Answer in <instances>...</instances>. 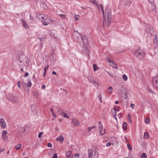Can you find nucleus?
I'll list each match as a JSON object with an SVG mask.
<instances>
[{
	"label": "nucleus",
	"instance_id": "f257e3e1",
	"mask_svg": "<svg viewBox=\"0 0 158 158\" xmlns=\"http://www.w3.org/2000/svg\"><path fill=\"white\" fill-rule=\"evenodd\" d=\"M100 6L101 8L103 16V26H104L105 24L107 26L109 27L110 25L112 18L111 11L109 8H106L105 9L104 12L103 5L102 4H100Z\"/></svg>",
	"mask_w": 158,
	"mask_h": 158
},
{
	"label": "nucleus",
	"instance_id": "f03ea898",
	"mask_svg": "<svg viewBox=\"0 0 158 158\" xmlns=\"http://www.w3.org/2000/svg\"><path fill=\"white\" fill-rule=\"evenodd\" d=\"M98 148L96 147L89 149L88 150V158H98Z\"/></svg>",
	"mask_w": 158,
	"mask_h": 158
},
{
	"label": "nucleus",
	"instance_id": "7ed1b4c3",
	"mask_svg": "<svg viewBox=\"0 0 158 158\" xmlns=\"http://www.w3.org/2000/svg\"><path fill=\"white\" fill-rule=\"evenodd\" d=\"M19 63H23V65H26V66L29 65V60L28 58L24 55H21L18 60Z\"/></svg>",
	"mask_w": 158,
	"mask_h": 158
},
{
	"label": "nucleus",
	"instance_id": "20e7f679",
	"mask_svg": "<svg viewBox=\"0 0 158 158\" xmlns=\"http://www.w3.org/2000/svg\"><path fill=\"white\" fill-rule=\"evenodd\" d=\"M134 54L136 57H138L140 59L143 58L144 56V52H142L140 49H139L135 51Z\"/></svg>",
	"mask_w": 158,
	"mask_h": 158
},
{
	"label": "nucleus",
	"instance_id": "39448f33",
	"mask_svg": "<svg viewBox=\"0 0 158 158\" xmlns=\"http://www.w3.org/2000/svg\"><path fill=\"white\" fill-rule=\"evenodd\" d=\"M152 87L156 90H158V77H155L153 78Z\"/></svg>",
	"mask_w": 158,
	"mask_h": 158
},
{
	"label": "nucleus",
	"instance_id": "423d86ee",
	"mask_svg": "<svg viewBox=\"0 0 158 158\" xmlns=\"http://www.w3.org/2000/svg\"><path fill=\"white\" fill-rule=\"evenodd\" d=\"M9 100L11 102L17 103L19 102L18 98L17 96H15L13 95H10L9 97Z\"/></svg>",
	"mask_w": 158,
	"mask_h": 158
},
{
	"label": "nucleus",
	"instance_id": "0eeeda50",
	"mask_svg": "<svg viewBox=\"0 0 158 158\" xmlns=\"http://www.w3.org/2000/svg\"><path fill=\"white\" fill-rule=\"evenodd\" d=\"M98 128L99 129H100V134L101 135H102L105 134V131L104 130L102 132V128H103V126L102 125L100 121H99L98 123Z\"/></svg>",
	"mask_w": 158,
	"mask_h": 158
},
{
	"label": "nucleus",
	"instance_id": "6e6552de",
	"mask_svg": "<svg viewBox=\"0 0 158 158\" xmlns=\"http://www.w3.org/2000/svg\"><path fill=\"white\" fill-rule=\"evenodd\" d=\"M88 80L89 82L91 83L94 85H97V86L98 85V82H97L95 81V80H94V79L91 77H89L88 78Z\"/></svg>",
	"mask_w": 158,
	"mask_h": 158
},
{
	"label": "nucleus",
	"instance_id": "1a4fd4ad",
	"mask_svg": "<svg viewBox=\"0 0 158 158\" xmlns=\"http://www.w3.org/2000/svg\"><path fill=\"white\" fill-rule=\"evenodd\" d=\"M0 123L1 127L2 128H4L6 127V124L4 120L1 118L0 120Z\"/></svg>",
	"mask_w": 158,
	"mask_h": 158
},
{
	"label": "nucleus",
	"instance_id": "9d476101",
	"mask_svg": "<svg viewBox=\"0 0 158 158\" xmlns=\"http://www.w3.org/2000/svg\"><path fill=\"white\" fill-rule=\"evenodd\" d=\"M72 123L73 124L74 126L77 127L79 126L80 124L79 122L77 119L76 118H74L72 120Z\"/></svg>",
	"mask_w": 158,
	"mask_h": 158
},
{
	"label": "nucleus",
	"instance_id": "9b49d317",
	"mask_svg": "<svg viewBox=\"0 0 158 158\" xmlns=\"http://www.w3.org/2000/svg\"><path fill=\"white\" fill-rule=\"evenodd\" d=\"M81 38L82 39L84 45L87 44L88 43V40L87 37L85 36H83L82 37H81Z\"/></svg>",
	"mask_w": 158,
	"mask_h": 158
},
{
	"label": "nucleus",
	"instance_id": "f8f14e48",
	"mask_svg": "<svg viewBox=\"0 0 158 158\" xmlns=\"http://www.w3.org/2000/svg\"><path fill=\"white\" fill-rule=\"evenodd\" d=\"M153 43L154 44L158 45V40L157 35L156 34H155L153 39Z\"/></svg>",
	"mask_w": 158,
	"mask_h": 158
},
{
	"label": "nucleus",
	"instance_id": "ddd939ff",
	"mask_svg": "<svg viewBox=\"0 0 158 158\" xmlns=\"http://www.w3.org/2000/svg\"><path fill=\"white\" fill-rule=\"evenodd\" d=\"M89 1L95 4L96 6H97L98 8V10H99V8L98 4L96 0H89Z\"/></svg>",
	"mask_w": 158,
	"mask_h": 158
},
{
	"label": "nucleus",
	"instance_id": "4468645a",
	"mask_svg": "<svg viewBox=\"0 0 158 158\" xmlns=\"http://www.w3.org/2000/svg\"><path fill=\"white\" fill-rule=\"evenodd\" d=\"M110 65L111 66L115 69H117L118 68V66L117 64H116L114 63L113 62H112L110 63Z\"/></svg>",
	"mask_w": 158,
	"mask_h": 158
},
{
	"label": "nucleus",
	"instance_id": "2eb2a0df",
	"mask_svg": "<svg viewBox=\"0 0 158 158\" xmlns=\"http://www.w3.org/2000/svg\"><path fill=\"white\" fill-rule=\"evenodd\" d=\"M45 21L49 23H50L52 22V20L50 17L48 15H47V18L45 19Z\"/></svg>",
	"mask_w": 158,
	"mask_h": 158
},
{
	"label": "nucleus",
	"instance_id": "dca6fc26",
	"mask_svg": "<svg viewBox=\"0 0 158 158\" xmlns=\"http://www.w3.org/2000/svg\"><path fill=\"white\" fill-rule=\"evenodd\" d=\"M66 155L67 158L70 156H73L71 153V151L69 150L66 152Z\"/></svg>",
	"mask_w": 158,
	"mask_h": 158
},
{
	"label": "nucleus",
	"instance_id": "f3484780",
	"mask_svg": "<svg viewBox=\"0 0 158 158\" xmlns=\"http://www.w3.org/2000/svg\"><path fill=\"white\" fill-rule=\"evenodd\" d=\"M113 90V88L111 86L109 87L107 89V93L109 94L111 93Z\"/></svg>",
	"mask_w": 158,
	"mask_h": 158
},
{
	"label": "nucleus",
	"instance_id": "a211bd4d",
	"mask_svg": "<svg viewBox=\"0 0 158 158\" xmlns=\"http://www.w3.org/2000/svg\"><path fill=\"white\" fill-rule=\"evenodd\" d=\"M96 127L95 126H93L92 127H88L87 128L88 132H89L92 129L95 128Z\"/></svg>",
	"mask_w": 158,
	"mask_h": 158
},
{
	"label": "nucleus",
	"instance_id": "6ab92c4d",
	"mask_svg": "<svg viewBox=\"0 0 158 158\" xmlns=\"http://www.w3.org/2000/svg\"><path fill=\"white\" fill-rule=\"evenodd\" d=\"M43 16L40 20L44 22V21H45V19H46V18H47V15L45 14H43Z\"/></svg>",
	"mask_w": 158,
	"mask_h": 158
},
{
	"label": "nucleus",
	"instance_id": "aec40b11",
	"mask_svg": "<svg viewBox=\"0 0 158 158\" xmlns=\"http://www.w3.org/2000/svg\"><path fill=\"white\" fill-rule=\"evenodd\" d=\"M27 81L28 82L27 84V86L29 87H30L31 86V83L30 79V78L28 79Z\"/></svg>",
	"mask_w": 158,
	"mask_h": 158
},
{
	"label": "nucleus",
	"instance_id": "412c9836",
	"mask_svg": "<svg viewBox=\"0 0 158 158\" xmlns=\"http://www.w3.org/2000/svg\"><path fill=\"white\" fill-rule=\"evenodd\" d=\"M123 129L125 130L127 129V123L126 122H124L123 123Z\"/></svg>",
	"mask_w": 158,
	"mask_h": 158
},
{
	"label": "nucleus",
	"instance_id": "4be33fe9",
	"mask_svg": "<svg viewBox=\"0 0 158 158\" xmlns=\"http://www.w3.org/2000/svg\"><path fill=\"white\" fill-rule=\"evenodd\" d=\"M22 147V145L21 144H18L16 145L15 146V149L17 150L20 149Z\"/></svg>",
	"mask_w": 158,
	"mask_h": 158
},
{
	"label": "nucleus",
	"instance_id": "5701e85b",
	"mask_svg": "<svg viewBox=\"0 0 158 158\" xmlns=\"http://www.w3.org/2000/svg\"><path fill=\"white\" fill-rule=\"evenodd\" d=\"M43 15V14L37 15H36L37 18L40 20H41Z\"/></svg>",
	"mask_w": 158,
	"mask_h": 158
},
{
	"label": "nucleus",
	"instance_id": "b1692460",
	"mask_svg": "<svg viewBox=\"0 0 158 158\" xmlns=\"http://www.w3.org/2000/svg\"><path fill=\"white\" fill-rule=\"evenodd\" d=\"M59 139L60 141V142L61 143H62V142L64 141V138L63 136L62 135H60V136Z\"/></svg>",
	"mask_w": 158,
	"mask_h": 158
},
{
	"label": "nucleus",
	"instance_id": "393cba45",
	"mask_svg": "<svg viewBox=\"0 0 158 158\" xmlns=\"http://www.w3.org/2000/svg\"><path fill=\"white\" fill-rule=\"evenodd\" d=\"M147 90L148 92H149L150 93H153V91L151 89L149 88L148 87L147 88Z\"/></svg>",
	"mask_w": 158,
	"mask_h": 158
},
{
	"label": "nucleus",
	"instance_id": "a878e982",
	"mask_svg": "<svg viewBox=\"0 0 158 158\" xmlns=\"http://www.w3.org/2000/svg\"><path fill=\"white\" fill-rule=\"evenodd\" d=\"M141 158H147L146 154L145 153H143L141 155Z\"/></svg>",
	"mask_w": 158,
	"mask_h": 158
},
{
	"label": "nucleus",
	"instance_id": "bb28decb",
	"mask_svg": "<svg viewBox=\"0 0 158 158\" xmlns=\"http://www.w3.org/2000/svg\"><path fill=\"white\" fill-rule=\"evenodd\" d=\"M93 67L94 69V71L97 70L98 69V68L97 67V64H94L93 65Z\"/></svg>",
	"mask_w": 158,
	"mask_h": 158
},
{
	"label": "nucleus",
	"instance_id": "cd10ccee",
	"mask_svg": "<svg viewBox=\"0 0 158 158\" xmlns=\"http://www.w3.org/2000/svg\"><path fill=\"white\" fill-rule=\"evenodd\" d=\"M122 78L123 80L125 81H126L127 79V76L125 74H123L122 76Z\"/></svg>",
	"mask_w": 158,
	"mask_h": 158
},
{
	"label": "nucleus",
	"instance_id": "c85d7f7f",
	"mask_svg": "<svg viewBox=\"0 0 158 158\" xmlns=\"http://www.w3.org/2000/svg\"><path fill=\"white\" fill-rule=\"evenodd\" d=\"M148 132H145L144 133V136L146 139L148 138Z\"/></svg>",
	"mask_w": 158,
	"mask_h": 158
},
{
	"label": "nucleus",
	"instance_id": "c756f323",
	"mask_svg": "<svg viewBox=\"0 0 158 158\" xmlns=\"http://www.w3.org/2000/svg\"><path fill=\"white\" fill-rule=\"evenodd\" d=\"M112 113L113 114V117L114 118H115L116 120H117V118H116V113L115 112H113L112 111Z\"/></svg>",
	"mask_w": 158,
	"mask_h": 158
},
{
	"label": "nucleus",
	"instance_id": "7c9ffc66",
	"mask_svg": "<svg viewBox=\"0 0 158 158\" xmlns=\"http://www.w3.org/2000/svg\"><path fill=\"white\" fill-rule=\"evenodd\" d=\"M145 122L146 124H148L150 122V119L148 118H146L145 120Z\"/></svg>",
	"mask_w": 158,
	"mask_h": 158
},
{
	"label": "nucleus",
	"instance_id": "2f4dec72",
	"mask_svg": "<svg viewBox=\"0 0 158 158\" xmlns=\"http://www.w3.org/2000/svg\"><path fill=\"white\" fill-rule=\"evenodd\" d=\"M64 117H65L66 118H69V116L67 115V114L64 113H63L62 114V115Z\"/></svg>",
	"mask_w": 158,
	"mask_h": 158
},
{
	"label": "nucleus",
	"instance_id": "473e14b6",
	"mask_svg": "<svg viewBox=\"0 0 158 158\" xmlns=\"http://www.w3.org/2000/svg\"><path fill=\"white\" fill-rule=\"evenodd\" d=\"M74 17L75 18V21H77L78 20V19L80 17V16L78 15H75L74 16Z\"/></svg>",
	"mask_w": 158,
	"mask_h": 158
},
{
	"label": "nucleus",
	"instance_id": "72a5a7b5",
	"mask_svg": "<svg viewBox=\"0 0 158 158\" xmlns=\"http://www.w3.org/2000/svg\"><path fill=\"white\" fill-rule=\"evenodd\" d=\"M58 113L60 115H62L63 113V111H62V110L61 109H59L58 110Z\"/></svg>",
	"mask_w": 158,
	"mask_h": 158
},
{
	"label": "nucleus",
	"instance_id": "f704fd0d",
	"mask_svg": "<svg viewBox=\"0 0 158 158\" xmlns=\"http://www.w3.org/2000/svg\"><path fill=\"white\" fill-rule=\"evenodd\" d=\"M2 137L4 140L7 139V136L6 135L2 134Z\"/></svg>",
	"mask_w": 158,
	"mask_h": 158
},
{
	"label": "nucleus",
	"instance_id": "c9c22d12",
	"mask_svg": "<svg viewBox=\"0 0 158 158\" xmlns=\"http://www.w3.org/2000/svg\"><path fill=\"white\" fill-rule=\"evenodd\" d=\"M127 147H128L129 150H130V151H131L132 150V147L131 146V145L130 144V143H127Z\"/></svg>",
	"mask_w": 158,
	"mask_h": 158
},
{
	"label": "nucleus",
	"instance_id": "e433bc0d",
	"mask_svg": "<svg viewBox=\"0 0 158 158\" xmlns=\"http://www.w3.org/2000/svg\"><path fill=\"white\" fill-rule=\"evenodd\" d=\"M51 110L53 116L54 117H55L56 116V114H55V113H54L53 110L52 109H51Z\"/></svg>",
	"mask_w": 158,
	"mask_h": 158
},
{
	"label": "nucleus",
	"instance_id": "4c0bfd02",
	"mask_svg": "<svg viewBox=\"0 0 158 158\" xmlns=\"http://www.w3.org/2000/svg\"><path fill=\"white\" fill-rule=\"evenodd\" d=\"M24 27L26 29L29 28V26L26 23H25L23 24Z\"/></svg>",
	"mask_w": 158,
	"mask_h": 158
},
{
	"label": "nucleus",
	"instance_id": "58836bf2",
	"mask_svg": "<svg viewBox=\"0 0 158 158\" xmlns=\"http://www.w3.org/2000/svg\"><path fill=\"white\" fill-rule=\"evenodd\" d=\"M51 35L52 36H53L55 38H57V35L56 34H55L54 33H53L52 32L51 33Z\"/></svg>",
	"mask_w": 158,
	"mask_h": 158
},
{
	"label": "nucleus",
	"instance_id": "ea45409f",
	"mask_svg": "<svg viewBox=\"0 0 158 158\" xmlns=\"http://www.w3.org/2000/svg\"><path fill=\"white\" fill-rule=\"evenodd\" d=\"M48 23L46 21H45L42 24L44 25L47 26L48 25Z\"/></svg>",
	"mask_w": 158,
	"mask_h": 158
},
{
	"label": "nucleus",
	"instance_id": "a19ab883",
	"mask_svg": "<svg viewBox=\"0 0 158 158\" xmlns=\"http://www.w3.org/2000/svg\"><path fill=\"white\" fill-rule=\"evenodd\" d=\"M98 99H99V100H100V102H102V97H101V94H100L99 96H98Z\"/></svg>",
	"mask_w": 158,
	"mask_h": 158
},
{
	"label": "nucleus",
	"instance_id": "79ce46f5",
	"mask_svg": "<svg viewBox=\"0 0 158 158\" xmlns=\"http://www.w3.org/2000/svg\"><path fill=\"white\" fill-rule=\"evenodd\" d=\"M52 158H58L57 155L56 153H55L53 155Z\"/></svg>",
	"mask_w": 158,
	"mask_h": 158
},
{
	"label": "nucleus",
	"instance_id": "37998d69",
	"mask_svg": "<svg viewBox=\"0 0 158 158\" xmlns=\"http://www.w3.org/2000/svg\"><path fill=\"white\" fill-rule=\"evenodd\" d=\"M43 132H41L40 133L38 134V137L39 138H40L41 137L42 135L43 134Z\"/></svg>",
	"mask_w": 158,
	"mask_h": 158
},
{
	"label": "nucleus",
	"instance_id": "c03bdc74",
	"mask_svg": "<svg viewBox=\"0 0 158 158\" xmlns=\"http://www.w3.org/2000/svg\"><path fill=\"white\" fill-rule=\"evenodd\" d=\"M21 83V82L20 81H19L18 82L17 84V86H18L19 89L20 88Z\"/></svg>",
	"mask_w": 158,
	"mask_h": 158
},
{
	"label": "nucleus",
	"instance_id": "a18cd8bd",
	"mask_svg": "<svg viewBox=\"0 0 158 158\" xmlns=\"http://www.w3.org/2000/svg\"><path fill=\"white\" fill-rule=\"evenodd\" d=\"M7 134V131L5 130L4 131H3L2 133V134L6 135Z\"/></svg>",
	"mask_w": 158,
	"mask_h": 158
},
{
	"label": "nucleus",
	"instance_id": "49530a36",
	"mask_svg": "<svg viewBox=\"0 0 158 158\" xmlns=\"http://www.w3.org/2000/svg\"><path fill=\"white\" fill-rule=\"evenodd\" d=\"M17 62L18 63V64L19 67V68H20V67L22 68V65L20 64V63H19V62L18 61V60H17Z\"/></svg>",
	"mask_w": 158,
	"mask_h": 158
},
{
	"label": "nucleus",
	"instance_id": "de8ad7c7",
	"mask_svg": "<svg viewBox=\"0 0 158 158\" xmlns=\"http://www.w3.org/2000/svg\"><path fill=\"white\" fill-rule=\"evenodd\" d=\"M48 67V65H47V67L45 66V67L44 68V71H46V70L47 69Z\"/></svg>",
	"mask_w": 158,
	"mask_h": 158
},
{
	"label": "nucleus",
	"instance_id": "09e8293b",
	"mask_svg": "<svg viewBox=\"0 0 158 158\" xmlns=\"http://www.w3.org/2000/svg\"><path fill=\"white\" fill-rule=\"evenodd\" d=\"M52 145L51 143H48V147H52Z\"/></svg>",
	"mask_w": 158,
	"mask_h": 158
},
{
	"label": "nucleus",
	"instance_id": "8fccbe9b",
	"mask_svg": "<svg viewBox=\"0 0 158 158\" xmlns=\"http://www.w3.org/2000/svg\"><path fill=\"white\" fill-rule=\"evenodd\" d=\"M131 116L130 114H128L127 116V118L128 119H131Z\"/></svg>",
	"mask_w": 158,
	"mask_h": 158
},
{
	"label": "nucleus",
	"instance_id": "3c124183",
	"mask_svg": "<svg viewBox=\"0 0 158 158\" xmlns=\"http://www.w3.org/2000/svg\"><path fill=\"white\" fill-rule=\"evenodd\" d=\"M131 106L132 109H134L135 105L134 104H131Z\"/></svg>",
	"mask_w": 158,
	"mask_h": 158
},
{
	"label": "nucleus",
	"instance_id": "603ef678",
	"mask_svg": "<svg viewBox=\"0 0 158 158\" xmlns=\"http://www.w3.org/2000/svg\"><path fill=\"white\" fill-rule=\"evenodd\" d=\"M114 111L116 112V111H118L119 110V109L118 108H114Z\"/></svg>",
	"mask_w": 158,
	"mask_h": 158
},
{
	"label": "nucleus",
	"instance_id": "864d4df0",
	"mask_svg": "<svg viewBox=\"0 0 158 158\" xmlns=\"http://www.w3.org/2000/svg\"><path fill=\"white\" fill-rule=\"evenodd\" d=\"M110 142H109L108 143L106 144V145L107 147H109L110 146Z\"/></svg>",
	"mask_w": 158,
	"mask_h": 158
},
{
	"label": "nucleus",
	"instance_id": "5fc2aeb1",
	"mask_svg": "<svg viewBox=\"0 0 158 158\" xmlns=\"http://www.w3.org/2000/svg\"><path fill=\"white\" fill-rule=\"evenodd\" d=\"M74 156L76 157H78L79 155L78 153H76L74 155Z\"/></svg>",
	"mask_w": 158,
	"mask_h": 158
},
{
	"label": "nucleus",
	"instance_id": "6e6d98bb",
	"mask_svg": "<svg viewBox=\"0 0 158 158\" xmlns=\"http://www.w3.org/2000/svg\"><path fill=\"white\" fill-rule=\"evenodd\" d=\"M38 39H40L41 41H43L45 39L44 37H43V38H38Z\"/></svg>",
	"mask_w": 158,
	"mask_h": 158
},
{
	"label": "nucleus",
	"instance_id": "4d7b16f0",
	"mask_svg": "<svg viewBox=\"0 0 158 158\" xmlns=\"http://www.w3.org/2000/svg\"><path fill=\"white\" fill-rule=\"evenodd\" d=\"M127 92H126L125 94H124V95H125L126 97L124 98V99H126V98H128L127 96Z\"/></svg>",
	"mask_w": 158,
	"mask_h": 158
},
{
	"label": "nucleus",
	"instance_id": "13d9d810",
	"mask_svg": "<svg viewBox=\"0 0 158 158\" xmlns=\"http://www.w3.org/2000/svg\"><path fill=\"white\" fill-rule=\"evenodd\" d=\"M29 75V74L28 73H26L24 75V76L25 77H27Z\"/></svg>",
	"mask_w": 158,
	"mask_h": 158
},
{
	"label": "nucleus",
	"instance_id": "bf43d9fd",
	"mask_svg": "<svg viewBox=\"0 0 158 158\" xmlns=\"http://www.w3.org/2000/svg\"><path fill=\"white\" fill-rule=\"evenodd\" d=\"M106 60H107L110 63H111V62H112V61L110 60L109 58H106Z\"/></svg>",
	"mask_w": 158,
	"mask_h": 158
},
{
	"label": "nucleus",
	"instance_id": "052dcab7",
	"mask_svg": "<svg viewBox=\"0 0 158 158\" xmlns=\"http://www.w3.org/2000/svg\"><path fill=\"white\" fill-rule=\"evenodd\" d=\"M21 21L23 23V24L26 23L24 20L23 19H21Z\"/></svg>",
	"mask_w": 158,
	"mask_h": 158
},
{
	"label": "nucleus",
	"instance_id": "680f3d73",
	"mask_svg": "<svg viewBox=\"0 0 158 158\" xmlns=\"http://www.w3.org/2000/svg\"><path fill=\"white\" fill-rule=\"evenodd\" d=\"M118 116L119 118H121L122 116H121V113H119V114H118Z\"/></svg>",
	"mask_w": 158,
	"mask_h": 158
},
{
	"label": "nucleus",
	"instance_id": "e2e57ef3",
	"mask_svg": "<svg viewBox=\"0 0 158 158\" xmlns=\"http://www.w3.org/2000/svg\"><path fill=\"white\" fill-rule=\"evenodd\" d=\"M52 74H54V75H56L57 73L56 72H55L54 71H53L52 72Z\"/></svg>",
	"mask_w": 158,
	"mask_h": 158
},
{
	"label": "nucleus",
	"instance_id": "0e129e2a",
	"mask_svg": "<svg viewBox=\"0 0 158 158\" xmlns=\"http://www.w3.org/2000/svg\"><path fill=\"white\" fill-rule=\"evenodd\" d=\"M60 17H61V18H64V15H62V14H61L60 15Z\"/></svg>",
	"mask_w": 158,
	"mask_h": 158
},
{
	"label": "nucleus",
	"instance_id": "69168bd1",
	"mask_svg": "<svg viewBox=\"0 0 158 158\" xmlns=\"http://www.w3.org/2000/svg\"><path fill=\"white\" fill-rule=\"evenodd\" d=\"M4 150V148H1L0 150V152H3Z\"/></svg>",
	"mask_w": 158,
	"mask_h": 158
},
{
	"label": "nucleus",
	"instance_id": "338daca9",
	"mask_svg": "<svg viewBox=\"0 0 158 158\" xmlns=\"http://www.w3.org/2000/svg\"><path fill=\"white\" fill-rule=\"evenodd\" d=\"M45 87V85H42V88L43 89H44Z\"/></svg>",
	"mask_w": 158,
	"mask_h": 158
},
{
	"label": "nucleus",
	"instance_id": "774afa93",
	"mask_svg": "<svg viewBox=\"0 0 158 158\" xmlns=\"http://www.w3.org/2000/svg\"><path fill=\"white\" fill-rule=\"evenodd\" d=\"M67 158H73V155L72 156H69V157H67Z\"/></svg>",
	"mask_w": 158,
	"mask_h": 158
}]
</instances>
